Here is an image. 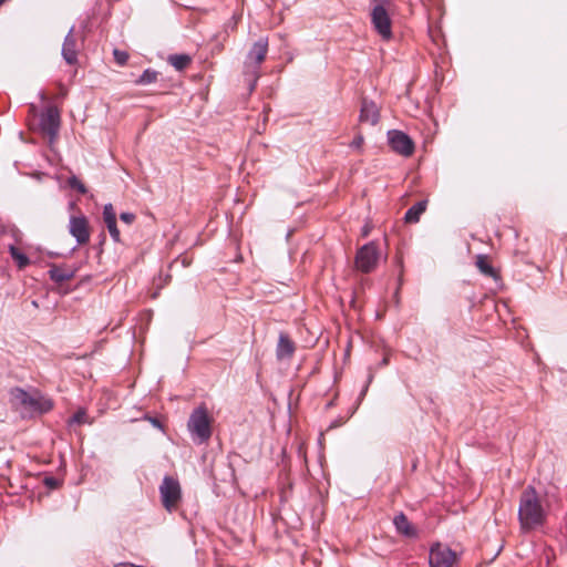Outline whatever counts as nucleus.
Masks as SVG:
<instances>
[{
	"label": "nucleus",
	"instance_id": "obj_1",
	"mask_svg": "<svg viewBox=\"0 0 567 567\" xmlns=\"http://www.w3.org/2000/svg\"><path fill=\"white\" fill-rule=\"evenodd\" d=\"M550 506L546 494L528 485L519 496L518 522L523 534L543 528L548 519Z\"/></svg>",
	"mask_w": 567,
	"mask_h": 567
},
{
	"label": "nucleus",
	"instance_id": "obj_2",
	"mask_svg": "<svg viewBox=\"0 0 567 567\" xmlns=\"http://www.w3.org/2000/svg\"><path fill=\"white\" fill-rule=\"evenodd\" d=\"M187 430L197 444L206 443L212 436V417L205 404H200L189 415Z\"/></svg>",
	"mask_w": 567,
	"mask_h": 567
},
{
	"label": "nucleus",
	"instance_id": "obj_3",
	"mask_svg": "<svg viewBox=\"0 0 567 567\" xmlns=\"http://www.w3.org/2000/svg\"><path fill=\"white\" fill-rule=\"evenodd\" d=\"M11 400L30 413L43 414L53 408V402L50 399L39 393L31 394L21 388L11 390Z\"/></svg>",
	"mask_w": 567,
	"mask_h": 567
},
{
	"label": "nucleus",
	"instance_id": "obj_4",
	"mask_svg": "<svg viewBox=\"0 0 567 567\" xmlns=\"http://www.w3.org/2000/svg\"><path fill=\"white\" fill-rule=\"evenodd\" d=\"M159 495L164 508L167 512L175 511L182 499V488L178 480L169 475L164 476L159 485Z\"/></svg>",
	"mask_w": 567,
	"mask_h": 567
},
{
	"label": "nucleus",
	"instance_id": "obj_5",
	"mask_svg": "<svg viewBox=\"0 0 567 567\" xmlns=\"http://www.w3.org/2000/svg\"><path fill=\"white\" fill-rule=\"evenodd\" d=\"M378 2L371 10V24L374 31L385 41L392 39V20L383 3L379 0H372Z\"/></svg>",
	"mask_w": 567,
	"mask_h": 567
},
{
	"label": "nucleus",
	"instance_id": "obj_6",
	"mask_svg": "<svg viewBox=\"0 0 567 567\" xmlns=\"http://www.w3.org/2000/svg\"><path fill=\"white\" fill-rule=\"evenodd\" d=\"M72 291L71 286H40L38 293L40 298L31 301L35 308L51 309L58 305V297L68 295Z\"/></svg>",
	"mask_w": 567,
	"mask_h": 567
},
{
	"label": "nucleus",
	"instance_id": "obj_7",
	"mask_svg": "<svg viewBox=\"0 0 567 567\" xmlns=\"http://www.w3.org/2000/svg\"><path fill=\"white\" fill-rule=\"evenodd\" d=\"M380 259V250L375 241H369L358 249L355 266L363 272H370L375 268Z\"/></svg>",
	"mask_w": 567,
	"mask_h": 567
},
{
	"label": "nucleus",
	"instance_id": "obj_8",
	"mask_svg": "<svg viewBox=\"0 0 567 567\" xmlns=\"http://www.w3.org/2000/svg\"><path fill=\"white\" fill-rule=\"evenodd\" d=\"M61 124L60 112L56 106H48L41 113L39 118V126L41 132L49 136L50 144L54 143Z\"/></svg>",
	"mask_w": 567,
	"mask_h": 567
},
{
	"label": "nucleus",
	"instance_id": "obj_9",
	"mask_svg": "<svg viewBox=\"0 0 567 567\" xmlns=\"http://www.w3.org/2000/svg\"><path fill=\"white\" fill-rule=\"evenodd\" d=\"M388 143L391 150L402 156H411L415 145L413 140L403 131L390 130L386 133Z\"/></svg>",
	"mask_w": 567,
	"mask_h": 567
},
{
	"label": "nucleus",
	"instance_id": "obj_10",
	"mask_svg": "<svg viewBox=\"0 0 567 567\" xmlns=\"http://www.w3.org/2000/svg\"><path fill=\"white\" fill-rule=\"evenodd\" d=\"M430 567H453L456 563V553L442 544H435L430 549Z\"/></svg>",
	"mask_w": 567,
	"mask_h": 567
},
{
	"label": "nucleus",
	"instance_id": "obj_11",
	"mask_svg": "<svg viewBox=\"0 0 567 567\" xmlns=\"http://www.w3.org/2000/svg\"><path fill=\"white\" fill-rule=\"evenodd\" d=\"M69 231L79 245H83L90 239L89 225L84 216H72L69 223Z\"/></svg>",
	"mask_w": 567,
	"mask_h": 567
},
{
	"label": "nucleus",
	"instance_id": "obj_12",
	"mask_svg": "<svg viewBox=\"0 0 567 567\" xmlns=\"http://www.w3.org/2000/svg\"><path fill=\"white\" fill-rule=\"evenodd\" d=\"M268 52V39L259 38L250 48L247 53L245 64L254 63L256 66L260 65L265 60Z\"/></svg>",
	"mask_w": 567,
	"mask_h": 567
},
{
	"label": "nucleus",
	"instance_id": "obj_13",
	"mask_svg": "<svg viewBox=\"0 0 567 567\" xmlns=\"http://www.w3.org/2000/svg\"><path fill=\"white\" fill-rule=\"evenodd\" d=\"M61 55L69 65L78 62L76 40L73 37V28H71L64 38Z\"/></svg>",
	"mask_w": 567,
	"mask_h": 567
},
{
	"label": "nucleus",
	"instance_id": "obj_14",
	"mask_svg": "<svg viewBox=\"0 0 567 567\" xmlns=\"http://www.w3.org/2000/svg\"><path fill=\"white\" fill-rule=\"evenodd\" d=\"M359 120L360 122H369L371 125H375L379 122L380 111L372 100L362 99Z\"/></svg>",
	"mask_w": 567,
	"mask_h": 567
},
{
	"label": "nucleus",
	"instance_id": "obj_15",
	"mask_svg": "<svg viewBox=\"0 0 567 567\" xmlns=\"http://www.w3.org/2000/svg\"><path fill=\"white\" fill-rule=\"evenodd\" d=\"M296 350L295 342L285 332L279 333L276 348V357L278 360L290 359Z\"/></svg>",
	"mask_w": 567,
	"mask_h": 567
},
{
	"label": "nucleus",
	"instance_id": "obj_16",
	"mask_svg": "<svg viewBox=\"0 0 567 567\" xmlns=\"http://www.w3.org/2000/svg\"><path fill=\"white\" fill-rule=\"evenodd\" d=\"M50 279L55 284H62L74 277L75 268L68 265H53L48 270Z\"/></svg>",
	"mask_w": 567,
	"mask_h": 567
},
{
	"label": "nucleus",
	"instance_id": "obj_17",
	"mask_svg": "<svg viewBox=\"0 0 567 567\" xmlns=\"http://www.w3.org/2000/svg\"><path fill=\"white\" fill-rule=\"evenodd\" d=\"M475 265L480 272L486 278L493 279L494 281H498L501 279L497 269L494 268L488 256L482 254L477 255Z\"/></svg>",
	"mask_w": 567,
	"mask_h": 567
},
{
	"label": "nucleus",
	"instance_id": "obj_18",
	"mask_svg": "<svg viewBox=\"0 0 567 567\" xmlns=\"http://www.w3.org/2000/svg\"><path fill=\"white\" fill-rule=\"evenodd\" d=\"M393 524L399 534H402L406 537H415L416 530L409 522L408 517L403 513H399L393 518Z\"/></svg>",
	"mask_w": 567,
	"mask_h": 567
},
{
	"label": "nucleus",
	"instance_id": "obj_19",
	"mask_svg": "<svg viewBox=\"0 0 567 567\" xmlns=\"http://www.w3.org/2000/svg\"><path fill=\"white\" fill-rule=\"evenodd\" d=\"M427 200H419L411 206L404 215V220L408 224H415L420 220L421 215L426 210Z\"/></svg>",
	"mask_w": 567,
	"mask_h": 567
},
{
	"label": "nucleus",
	"instance_id": "obj_20",
	"mask_svg": "<svg viewBox=\"0 0 567 567\" xmlns=\"http://www.w3.org/2000/svg\"><path fill=\"white\" fill-rule=\"evenodd\" d=\"M9 254H10V257L12 258V260L14 261V264L20 269L27 267L30 264V258L28 257V255L24 254L23 251H21L14 245L9 246Z\"/></svg>",
	"mask_w": 567,
	"mask_h": 567
},
{
	"label": "nucleus",
	"instance_id": "obj_21",
	"mask_svg": "<svg viewBox=\"0 0 567 567\" xmlns=\"http://www.w3.org/2000/svg\"><path fill=\"white\" fill-rule=\"evenodd\" d=\"M168 63L176 70H184L192 61L188 54H171L167 59Z\"/></svg>",
	"mask_w": 567,
	"mask_h": 567
},
{
	"label": "nucleus",
	"instance_id": "obj_22",
	"mask_svg": "<svg viewBox=\"0 0 567 567\" xmlns=\"http://www.w3.org/2000/svg\"><path fill=\"white\" fill-rule=\"evenodd\" d=\"M158 76V72L153 69H146L143 73L135 80V84L137 85H147L156 82Z\"/></svg>",
	"mask_w": 567,
	"mask_h": 567
},
{
	"label": "nucleus",
	"instance_id": "obj_23",
	"mask_svg": "<svg viewBox=\"0 0 567 567\" xmlns=\"http://www.w3.org/2000/svg\"><path fill=\"white\" fill-rule=\"evenodd\" d=\"M70 424H85L89 423V416L85 410H78L69 421Z\"/></svg>",
	"mask_w": 567,
	"mask_h": 567
},
{
	"label": "nucleus",
	"instance_id": "obj_24",
	"mask_svg": "<svg viewBox=\"0 0 567 567\" xmlns=\"http://www.w3.org/2000/svg\"><path fill=\"white\" fill-rule=\"evenodd\" d=\"M68 184L72 189L78 190L82 195L86 194L87 192L85 185L75 175L69 177Z\"/></svg>",
	"mask_w": 567,
	"mask_h": 567
},
{
	"label": "nucleus",
	"instance_id": "obj_25",
	"mask_svg": "<svg viewBox=\"0 0 567 567\" xmlns=\"http://www.w3.org/2000/svg\"><path fill=\"white\" fill-rule=\"evenodd\" d=\"M103 219H104V223H111V221H116V214H115V210L113 208V205L111 203L104 205V208H103Z\"/></svg>",
	"mask_w": 567,
	"mask_h": 567
},
{
	"label": "nucleus",
	"instance_id": "obj_26",
	"mask_svg": "<svg viewBox=\"0 0 567 567\" xmlns=\"http://www.w3.org/2000/svg\"><path fill=\"white\" fill-rule=\"evenodd\" d=\"M105 225H106V228H107V230L110 233V236L113 239V241L120 243V240H121L120 236L121 235H120V230L117 228L116 221L106 223Z\"/></svg>",
	"mask_w": 567,
	"mask_h": 567
},
{
	"label": "nucleus",
	"instance_id": "obj_27",
	"mask_svg": "<svg viewBox=\"0 0 567 567\" xmlns=\"http://www.w3.org/2000/svg\"><path fill=\"white\" fill-rule=\"evenodd\" d=\"M113 55L118 65H124L128 60V53L118 49L114 50Z\"/></svg>",
	"mask_w": 567,
	"mask_h": 567
},
{
	"label": "nucleus",
	"instance_id": "obj_28",
	"mask_svg": "<svg viewBox=\"0 0 567 567\" xmlns=\"http://www.w3.org/2000/svg\"><path fill=\"white\" fill-rule=\"evenodd\" d=\"M135 215L130 212H123L120 214V219L127 225H131L135 220Z\"/></svg>",
	"mask_w": 567,
	"mask_h": 567
},
{
	"label": "nucleus",
	"instance_id": "obj_29",
	"mask_svg": "<svg viewBox=\"0 0 567 567\" xmlns=\"http://www.w3.org/2000/svg\"><path fill=\"white\" fill-rule=\"evenodd\" d=\"M364 142V138L361 134H358L352 142L350 143V147L353 150H360L362 144Z\"/></svg>",
	"mask_w": 567,
	"mask_h": 567
},
{
	"label": "nucleus",
	"instance_id": "obj_30",
	"mask_svg": "<svg viewBox=\"0 0 567 567\" xmlns=\"http://www.w3.org/2000/svg\"><path fill=\"white\" fill-rule=\"evenodd\" d=\"M44 484L50 488H55L58 486V481L54 477H45Z\"/></svg>",
	"mask_w": 567,
	"mask_h": 567
},
{
	"label": "nucleus",
	"instance_id": "obj_31",
	"mask_svg": "<svg viewBox=\"0 0 567 567\" xmlns=\"http://www.w3.org/2000/svg\"><path fill=\"white\" fill-rule=\"evenodd\" d=\"M150 422L152 423L153 426L157 427V429H162V423L156 417H148Z\"/></svg>",
	"mask_w": 567,
	"mask_h": 567
},
{
	"label": "nucleus",
	"instance_id": "obj_32",
	"mask_svg": "<svg viewBox=\"0 0 567 567\" xmlns=\"http://www.w3.org/2000/svg\"><path fill=\"white\" fill-rule=\"evenodd\" d=\"M178 266V260H175L172 265H171V269H174Z\"/></svg>",
	"mask_w": 567,
	"mask_h": 567
},
{
	"label": "nucleus",
	"instance_id": "obj_33",
	"mask_svg": "<svg viewBox=\"0 0 567 567\" xmlns=\"http://www.w3.org/2000/svg\"><path fill=\"white\" fill-rule=\"evenodd\" d=\"M39 95H40V99H41L42 101H44V100H45V93H44V92H42V91H41V92L39 93Z\"/></svg>",
	"mask_w": 567,
	"mask_h": 567
},
{
	"label": "nucleus",
	"instance_id": "obj_34",
	"mask_svg": "<svg viewBox=\"0 0 567 567\" xmlns=\"http://www.w3.org/2000/svg\"><path fill=\"white\" fill-rule=\"evenodd\" d=\"M182 267H186V260L185 259H182Z\"/></svg>",
	"mask_w": 567,
	"mask_h": 567
},
{
	"label": "nucleus",
	"instance_id": "obj_35",
	"mask_svg": "<svg viewBox=\"0 0 567 567\" xmlns=\"http://www.w3.org/2000/svg\"><path fill=\"white\" fill-rule=\"evenodd\" d=\"M256 81L250 85V90H254Z\"/></svg>",
	"mask_w": 567,
	"mask_h": 567
},
{
	"label": "nucleus",
	"instance_id": "obj_36",
	"mask_svg": "<svg viewBox=\"0 0 567 567\" xmlns=\"http://www.w3.org/2000/svg\"><path fill=\"white\" fill-rule=\"evenodd\" d=\"M6 0H0V6Z\"/></svg>",
	"mask_w": 567,
	"mask_h": 567
}]
</instances>
